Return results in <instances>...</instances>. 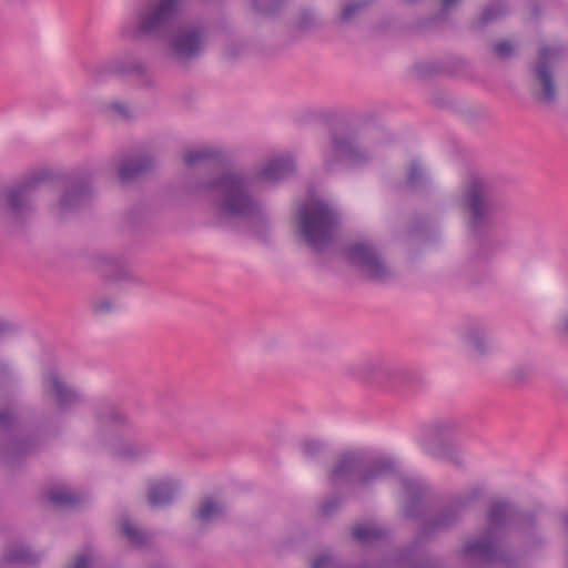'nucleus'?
<instances>
[{
  "label": "nucleus",
  "mask_w": 568,
  "mask_h": 568,
  "mask_svg": "<svg viewBox=\"0 0 568 568\" xmlns=\"http://www.w3.org/2000/svg\"><path fill=\"white\" fill-rule=\"evenodd\" d=\"M297 225L306 244L318 250L332 240L337 217L326 203L314 201L298 210Z\"/></svg>",
  "instance_id": "obj_1"
},
{
  "label": "nucleus",
  "mask_w": 568,
  "mask_h": 568,
  "mask_svg": "<svg viewBox=\"0 0 568 568\" xmlns=\"http://www.w3.org/2000/svg\"><path fill=\"white\" fill-rule=\"evenodd\" d=\"M222 195L221 210L227 215H247L253 203L244 192V181L236 174H229L217 182Z\"/></svg>",
  "instance_id": "obj_2"
},
{
  "label": "nucleus",
  "mask_w": 568,
  "mask_h": 568,
  "mask_svg": "<svg viewBox=\"0 0 568 568\" xmlns=\"http://www.w3.org/2000/svg\"><path fill=\"white\" fill-rule=\"evenodd\" d=\"M348 260L369 280L385 281L393 275L392 268L384 262L376 250L367 243L349 247Z\"/></svg>",
  "instance_id": "obj_3"
},
{
  "label": "nucleus",
  "mask_w": 568,
  "mask_h": 568,
  "mask_svg": "<svg viewBox=\"0 0 568 568\" xmlns=\"http://www.w3.org/2000/svg\"><path fill=\"white\" fill-rule=\"evenodd\" d=\"M463 206L470 214V225L476 229L486 223L493 212V205L488 197V189L484 181L471 180L463 197Z\"/></svg>",
  "instance_id": "obj_4"
},
{
  "label": "nucleus",
  "mask_w": 568,
  "mask_h": 568,
  "mask_svg": "<svg viewBox=\"0 0 568 568\" xmlns=\"http://www.w3.org/2000/svg\"><path fill=\"white\" fill-rule=\"evenodd\" d=\"M369 159L368 153L351 136H335L325 155L326 165L333 169L335 163L356 166Z\"/></svg>",
  "instance_id": "obj_5"
},
{
  "label": "nucleus",
  "mask_w": 568,
  "mask_h": 568,
  "mask_svg": "<svg viewBox=\"0 0 568 568\" xmlns=\"http://www.w3.org/2000/svg\"><path fill=\"white\" fill-rule=\"evenodd\" d=\"M179 0H153L141 14L139 30L144 33L164 29L173 19Z\"/></svg>",
  "instance_id": "obj_6"
},
{
  "label": "nucleus",
  "mask_w": 568,
  "mask_h": 568,
  "mask_svg": "<svg viewBox=\"0 0 568 568\" xmlns=\"http://www.w3.org/2000/svg\"><path fill=\"white\" fill-rule=\"evenodd\" d=\"M203 45L202 32L196 28H185L179 31L172 41L174 53L181 58L195 54Z\"/></svg>",
  "instance_id": "obj_7"
},
{
  "label": "nucleus",
  "mask_w": 568,
  "mask_h": 568,
  "mask_svg": "<svg viewBox=\"0 0 568 568\" xmlns=\"http://www.w3.org/2000/svg\"><path fill=\"white\" fill-rule=\"evenodd\" d=\"M45 392L60 407L71 404L77 397L75 393L71 390L55 374L48 377L45 382Z\"/></svg>",
  "instance_id": "obj_8"
},
{
  "label": "nucleus",
  "mask_w": 568,
  "mask_h": 568,
  "mask_svg": "<svg viewBox=\"0 0 568 568\" xmlns=\"http://www.w3.org/2000/svg\"><path fill=\"white\" fill-rule=\"evenodd\" d=\"M294 169L293 160L290 156H281L270 161L260 173V178L265 181H276Z\"/></svg>",
  "instance_id": "obj_9"
},
{
  "label": "nucleus",
  "mask_w": 568,
  "mask_h": 568,
  "mask_svg": "<svg viewBox=\"0 0 568 568\" xmlns=\"http://www.w3.org/2000/svg\"><path fill=\"white\" fill-rule=\"evenodd\" d=\"M173 498V486L166 480H152L149 484L148 501L152 507H161Z\"/></svg>",
  "instance_id": "obj_10"
},
{
  "label": "nucleus",
  "mask_w": 568,
  "mask_h": 568,
  "mask_svg": "<svg viewBox=\"0 0 568 568\" xmlns=\"http://www.w3.org/2000/svg\"><path fill=\"white\" fill-rule=\"evenodd\" d=\"M224 514L223 506L212 498H205L199 506L196 518L202 524H209Z\"/></svg>",
  "instance_id": "obj_11"
},
{
  "label": "nucleus",
  "mask_w": 568,
  "mask_h": 568,
  "mask_svg": "<svg viewBox=\"0 0 568 568\" xmlns=\"http://www.w3.org/2000/svg\"><path fill=\"white\" fill-rule=\"evenodd\" d=\"M48 498L51 503L59 506L74 505L79 498L65 487H55L48 491Z\"/></svg>",
  "instance_id": "obj_12"
},
{
  "label": "nucleus",
  "mask_w": 568,
  "mask_h": 568,
  "mask_svg": "<svg viewBox=\"0 0 568 568\" xmlns=\"http://www.w3.org/2000/svg\"><path fill=\"white\" fill-rule=\"evenodd\" d=\"M114 453L120 459L135 460L143 455L144 450L142 447L130 440H123L115 448Z\"/></svg>",
  "instance_id": "obj_13"
},
{
  "label": "nucleus",
  "mask_w": 568,
  "mask_h": 568,
  "mask_svg": "<svg viewBox=\"0 0 568 568\" xmlns=\"http://www.w3.org/2000/svg\"><path fill=\"white\" fill-rule=\"evenodd\" d=\"M354 465L355 463L353 457L347 456L342 458L333 469L332 480L337 483L339 480L346 479L353 471Z\"/></svg>",
  "instance_id": "obj_14"
},
{
  "label": "nucleus",
  "mask_w": 568,
  "mask_h": 568,
  "mask_svg": "<svg viewBox=\"0 0 568 568\" xmlns=\"http://www.w3.org/2000/svg\"><path fill=\"white\" fill-rule=\"evenodd\" d=\"M390 469L388 462H378L374 464L367 471L359 475L358 481L361 484H367L373 479L384 476Z\"/></svg>",
  "instance_id": "obj_15"
},
{
  "label": "nucleus",
  "mask_w": 568,
  "mask_h": 568,
  "mask_svg": "<svg viewBox=\"0 0 568 568\" xmlns=\"http://www.w3.org/2000/svg\"><path fill=\"white\" fill-rule=\"evenodd\" d=\"M120 525L122 532L131 542L141 545L144 541V531L134 527L128 518L122 519Z\"/></svg>",
  "instance_id": "obj_16"
},
{
  "label": "nucleus",
  "mask_w": 568,
  "mask_h": 568,
  "mask_svg": "<svg viewBox=\"0 0 568 568\" xmlns=\"http://www.w3.org/2000/svg\"><path fill=\"white\" fill-rule=\"evenodd\" d=\"M212 156V152L207 149H190L184 152V163L192 166L199 162H203Z\"/></svg>",
  "instance_id": "obj_17"
},
{
  "label": "nucleus",
  "mask_w": 568,
  "mask_h": 568,
  "mask_svg": "<svg viewBox=\"0 0 568 568\" xmlns=\"http://www.w3.org/2000/svg\"><path fill=\"white\" fill-rule=\"evenodd\" d=\"M144 169L145 165L141 164L139 161H128L121 164L119 169V174L122 180H128L136 176Z\"/></svg>",
  "instance_id": "obj_18"
},
{
  "label": "nucleus",
  "mask_w": 568,
  "mask_h": 568,
  "mask_svg": "<svg viewBox=\"0 0 568 568\" xmlns=\"http://www.w3.org/2000/svg\"><path fill=\"white\" fill-rule=\"evenodd\" d=\"M353 535L357 540L366 541L378 538L382 532L373 526L358 525L353 528Z\"/></svg>",
  "instance_id": "obj_19"
},
{
  "label": "nucleus",
  "mask_w": 568,
  "mask_h": 568,
  "mask_svg": "<svg viewBox=\"0 0 568 568\" xmlns=\"http://www.w3.org/2000/svg\"><path fill=\"white\" fill-rule=\"evenodd\" d=\"M24 197V190L14 189L8 192L7 203L12 212H18Z\"/></svg>",
  "instance_id": "obj_20"
},
{
  "label": "nucleus",
  "mask_w": 568,
  "mask_h": 568,
  "mask_svg": "<svg viewBox=\"0 0 568 568\" xmlns=\"http://www.w3.org/2000/svg\"><path fill=\"white\" fill-rule=\"evenodd\" d=\"M387 369H385L383 366L368 365L366 367L365 378L375 383H381L383 382L384 377L387 376Z\"/></svg>",
  "instance_id": "obj_21"
},
{
  "label": "nucleus",
  "mask_w": 568,
  "mask_h": 568,
  "mask_svg": "<svg viewBox=\"0 0 568 568\" xmlns=\"http://www.w3.org/2000/svg\"><path fill=\"white\" fill-rule=\"evenodd\" d=\"M116 307L115 301L109 297H101L97 300L93 304V311L97 314H106L114 311Z\"/></svg>",
  "instance_id": "obj_22"
},
{
  "label": "nucleus",
  "mask_w": 568,
  "mask_h": 568,
  "mask_svg": "<svg viewBox=\"0 0 568 568\" xmlns=\"http://www.w3.org/2000/svg\"><path fill=\"white\" fill-rule=\"evenodd\" d=\"M540 82L542 84L544 99L547 101H550L555 95V87H554L551 73H547V72L541 73Z\"/></svg>",
  "instance_id": "obj_23"
},
{
  "label": "nucleus",
  "mask_w": 568,
  "mask_h": 568,
  "mask_svg": "<svg viewBox=\"0 0 568 568\" xmlns=\"http://www.w3.org/2000/svg\"><path fill=\"white\" fill-rule=\"evenodd\" d=\"M529 374V366L528 365H516L511 368L509 373V377L511 381L516 384H520L525 381H527Z\"/></svg>",
  "instance_id": "obj_24"
},
{
  "label": "nucleus",
  "mask_w": 568,
  "mask_h": 568,
  "mask_svg": "<svg viewBox=\"0 0 568 568\" xmlns=\"http://www.w3.org/2000/svg\"><path fill=\"white\" fill-rule=\"evenodd\" d=\"M514 50L515 45L508 40L499 41L494 45L495 53L500 58L509 57Z\"/></svg>",
  "instance_id": "obj_25"
},
{
  "label": "nucleus",
  "mask_w": 568,
  "mask_h": 568,
  "mask_svg": "<svg viewBox=\"0 0 568 568\" xmlns=\"http://www.w3.org/2000/svg\"><path fill=\"white\" fill-rule=\"evenodd\" d=\"M29 557H30V555L28 554V551L24 548L11 550L7 555V559L10 562H23V561H27Z\"/></svg>",
  "instance_id": "obj_26"
},
{
  "label": "nucleus",
  "mask_w": 568,
  "mask_h": 568,
  "mask_svg": "<svg viewBox=\"0 0 568 568\" xmlns=\"http://www.w3.org/2000/svg\"><path fill=\"white\" fill-rule=\"evenodd\" d=\"M504 12L503 6L498 4L496 9L486 8L481 14V21L488 22L497 17H499Z\"/></svg>",
  "instance_id": "obj_27"
},
{
  "label": "nucleus",
  "mask_w": 568,
  "mask_h": 568,
  "mask_svg": "<svg viewBox=\"0 0 568 568\" xmlns=\"http://www.w3.org/2000/svg\"><path fill=\"white\" fill-rule=\"evenodd\" d=\"M311 568H334V564L329 557L322 555L311 562Z\"/></svg>",
  "instance_id": "obj_28"
},
{
  "label": "nucleus",
  "mask_w": 568,
  "mask_h": 568,
  "mask_svg": "<svg viewBox=\"0 0 568 568\" xmlns=\"http://www.w3.org/2000/svg\"><path fill=\"white\" fill-rule=\"evenodd\" d=\"M556 329L560 336L568 338V313L559 318Z\"/></svg>",
  "instance_id": "obj_29"
},
{
  "label": "nucleus",
  "mask_w": 568,
  "mask_h": 568,
  "mask_svg": "<svg viewBox=\"0 0 568 568\" xmlns=\"http://www.w3.org/2000/svg\"><path fill=\"white\" fill-rule=\"evenodd\" d=\"M69 568H90V557L88 555H80Z\"/></svg>",
  "instance_id": "obj_30"
},
{
  "label": "nucleus",
  "mask_w": 568,
  "mask_h": 568,
  "mask_svg": "<svg viewBox=\"0 0 568 568\" xmlns=\"http://www.w3.org/2000/svg\"><path fill=\"white\" fill-rule=\"evenodd\" d=\"M423 175L422 170L418 168V165L413 164L409 169L408 173V181L409 183L414 184L416 183Z\"/></svg>",
  "instance_id": "obj_31"
},
{
  "label": "nucleus",
  "mask_w": 568,
  "mask_h": 568,
  "mask_svg": "<svg viewBox=\"0 0 568 568\" xmlns=\"http://www.w3.org/2000/svg\"><path fill=\"white\" fill-rule=\"evenodd\" d=\"M80 192L78 191H71L69 192L61 201V205L64 207V209H68V207H71V203L70 201L71 200H78L80 197Z\"/></svg>",
  "instance_id": "obj_32"
},
{
  "label": "nucleus",
  "mask_w": 568,
  "mask_h": 568,
  "mask_svg": "<svg viewBox=\"0 0 568 568\" xmlns=\"http://www.w3.org/2000/svg\"><path fill=\"white\" fill-rule=\"evenodd\" d=\"M505 508L501 506L496 507L489 515V520L491 524H498L500 518L504 516Z\"/></svg>",
  "instance_id": "obj_33"
},
{
  "label": "nucleus",
  "mask_w": 568,
  "mask_h": 568,
  "mask_svg": "<svg viewBox=\"0 0 568 568\" xmlns=\"http://www.w3.org/2000/svg\"><path fill=\"white\" fill-rule=\"evenodd\" d=\"M486 545L479 542V544H468L466 546V552H484L486 550Z\"/></svg>",
  "instance_id": "obj_34"
},
{
  "label": "nucleus",
  "mask_w": 568,
  "mask_h": 568,
  "mask_svg": "<svg viewBox=\"0 0 568 568\" xmlns=\"http://www.w3.org/2000/svg\"><path fill=\"white\" fill-rule=\"evenodd\" d=\"M9 331H10V325L7 322L0 320V338L3 337L4 335H7L9 333Z\"/></svg>",
  "instance_id": "obj_35"
},
{
  "label": "nucleus",
  "mask_w": 568,
  "mask_h": 568,
  "mask_svg": "<svg viewBox=\"0 0 568 568\" xmlns=\"http://www.w3.org/2000/svg\"><path fill=\"white\" fill-rule=\"evenodd\" d=\"M473 344H474V347L476 349L480 351V352L484 351V348H485L484 347L485 346V342H484V339L481 337H475L473 339Z\"/></svg>",
  "instance_id": "obj_36"
},
{
  "label": "nucleus",
  "mask_w": 568,
  "mask_h": 568,
  "mask_svg": "<svg viewBox=\"0 0 568 568\" xmlns=\"http://www.w3.org/2000/svg\"><path fill=\"white\" fill-rule=\"evenodd\" d=\"M10 419L11 415L9 413L0 412V427H4Z\"/></svg>",
  "instance_id": "obj_37"
},
{
  "label": "nucleus",
  "mask_w": 568,
  "mask_h": 568,
  "mask_svg": "<svg viewBox=\"0 0 568 568\" xmlns=\"http://www.w3.org/2000/svg\"><path fill=\"white\" fill-rule=\"evenodd\" d=\"M459 0H443V8L445 10H448L450 9L452 7H454Z\"/></svg>",
  "instance_id": "obj_38"
},
{
  "label": "nucleus",
  "mask_w": 568,
  "mask_h": 568,
  "mask_svg": "<svg viewBox=\"0 0 568 568\" xmlns=\"http://www.w3.org/2000/svg\"><path fill=\"white\" fill-rule=\"evenodd\" d=\"M351 13H352V6H347V7H345L344 12H343V16H344L345 18H347L348 16H351Z\"/></svg>",
  "instance_id": "obj_39"
}]
</instances>
